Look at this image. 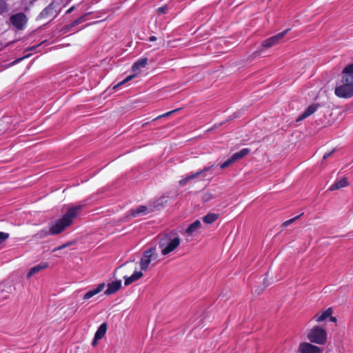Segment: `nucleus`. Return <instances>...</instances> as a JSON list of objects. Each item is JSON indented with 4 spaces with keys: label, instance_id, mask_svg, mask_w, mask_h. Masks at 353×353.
I'll return each mask as SVG.
<instances>
[{
    "label": "nucleus",
    "instance_id": "1",
    "mask_svg": "<svg viewBox=\"0 0 353 353\" xmlns=\"http://www.w3.org/2000/svg\"><path fill=\"white\" fill-rule=\"evenodd\" d=\"M81 210V205H77L68 209L61 219L51 223L49 231L46 230H41L36 234V236L38 238H44L49 234H58L62 232L72 225L73 220L77 217Z\"/></svg>",
    "mask_w": 353,
    "mask_h": 353
},
{
    "label": "nucleus",
    "instance_id": "2",
    "mask_svg": "<svg viewBox=\"0 0 353 353\" xmlns=\"http://www.w3.org/2000/svg\"><path fill=\"white\" fill-rule=\"evenodd\" d=\"M343 73L341 82L336 86L334 93L338 97L348 99L353 96V63L346 66Z\"/></svg>",
    "mask_w": 353,
    "mask_h": 353
},
{
    "label": "nucleus",
    "instance_id": "3",
    "mask_svg": "<svg viewBox=\"0 0 353 353\" xmlns=\"http://www.w3.org/2000/svg\"><path fill=\"white\" fill-rule=\"evenodd\" d=\"M181 243L179 235L174 231L165 234L159 241V248L163 255L173 252Z\"/></svg>",
    "mask_w": 353,
    "mask_h": 353
},
{
    "label": "nucleus",
    "instance_id": "4",
    "mask_svg": "<svg viewBox=\"0 0 353 353\" xmlns=\"http://www.w3.org/2000/svg\"><path fill=\"white\" fill-rule=\"evenodd\" d=\"M307 339L312 343L323 345L326 342L327 333L324 329L315 326L309 332Z\"/></svg>",
    "mask_w": 353,
    "mask_h": 353
},
{
    "label": "nucleus",
    "instance_id": "5",
    "mask_svg": "<svg viewBox=\"0 0 353 353\" xmlns=\"http://www.w3.org/2000/svg\"><path fill=\"white\" fill-rule=\"evenodd\" d=\"M156 250L154 248L146 250L143 252L140 260V267L142 270H146L152 259H156Z\"/></svg>",
    "mask_w": 353,
    "mask_h": 353
},
{
    "label": "nucleus",
    "instance_id": "6",
    "mask_svg": "<svg viewBox=\"0 0 353 353\" xmlns=\"http://www.w3.org/2000/svg\"><path fill=\"white\" fill-rule=\"evenodd\" d=\"M213 165L211 166H205L202 170H200L194 173L188 174L185 178L182 179L179 181V183L181 186H184L187 183L192 180L196 179L200 176L203 175L205 172L209 171Z\"/></svg>",
    "mask_w": 353,
    "mask_h": 353
},
{
    "label": "nucleus",
    "instance_id": "7",
    "mask_svg": "<svg viewBox=\"0 0 353 353\" xmlns=\"http://www.w3.org/2000/svg\"><path fill=\"white\" fill-rule=\"evenodd\" d=\"M289 29H286L282 32H280L269 39H265L262 43V46L265 48H270L279 43V41L285 37Z\"/></svg>",
    "mask_w": 353,
    "mask_h": 353
},
{
    "label": "nucleus",
    "instance_id": "8",
    "mask_svg": "<svg viewBox=\"0 0 353 353\" xmlns=\"http://www.w3.org/2000/svg\"><path fill=\"white\" fill-rule=\"evenodd\" d=\"M298 351L300 353H322L319 347L307 342L301 343L299 345Z\"/></svg>",
    "mask_w": 353,
    "mask_h": 353
},
{
    "label": "nucleus",
    "instance_id": "9",
    "mask_svg": "<svg viewBox=\"0 0 353 353\" xmlns=\"http://www.w3.org/2000/svg\"><path fill=\"white\" fill-rule=\"evenodd\" d=\"M57 5L54 2L49 4L39 14L41 19L54 18L57 16Z\"/></svg>",
    "mask_w": 353,
    "mask_h": 353
},
{
    "label": "nucleus",
    "instance_id": "10",
    "mask_svg": "<svg viewBox=\"0 0 353 353\" xmlns=\"http://www.w3.org/2000/svg\"><path fill=\"white\" fill-rule=\"evenodd\" d=\"M10 21L17 28H22L26 22V17L24 14L18 13L10 17Z\"/></svg>",
    "mask_w": 353,
    "mask_h": 353
},
{
    "label": "nucleus",
    "instance_id": "11",
    "mask_svg": "<svg viewBox=\"0 0 353 353\" xmlns=\"http://www.w3.org/2000/svg\"><path fill=\"white\" fill-rule=\"evenodd\" d=\"M121 287V281L118 280L113 281L108 285V288L105 291V294L107 295H110L115 293L117 290H119Z\"/></svg>",
    "mask_w": 353,
    "mask_h": 353
},
{
    "label": "nucleus",
    "instance_id": "12",
    "mask_svg": "<svg viewBox=\"0 0 353 353\" xmlns=\"http://www.w3.org/2000/svg\"><path fill=\"white\" fill-rule=\"evenodd\" d=\"M318 104H312L308 106L305 110L303 112V114L296 119L297 121H301L303 119H305V118L308 117L311 114H312L314 112H315L319 108Z\"/></svg>",
    "mask_w": 353,
    "mask_h": 353
},
{
    "label": "nucleus",
    "instance_id": "13",
    "mask_svg": "<svg viewBox=\"0 0 353 353\" xmlns=\"http://www.w3.org/2000/svg\"><path fill=\"white\" fill-rule=\"evenodd\" d=\"M105 284L104 283L99 284L96 288L92 289V290L88 291V292H86L83 295V299L87 300V299L92 298L94 295H96L98 293H99L100 292H101L105 288Z\"/></svg>",
    "mask_w": 353,
    "mask_h": 353
},
{
    "label": "nucleus",
    "instance_id": "14",
    "mask_svg": "<svg viewBox=\"0 0 353 353\" xmlns=\"http://www.w3.org/2000/svg\"><path fill=\"white\" fill-rule=\"evenodd\" d=\"M105 284L104 283L99 284L96 288L92 289V290L88 291V292H86L83 295V299L87 300V299L92 298L94 295H96L98 293H99L100 292H101L105 288Z\"/></svg>",
    "mask_w": 353,
    "mask_h": 353
},
{
    "label": "nucleus",
    "instance_id": "15",
    "mask_svg": "<svg viewBox=\"0 0 353 353\" xmlns=\"http://www.w3.org/2000/svg\"><path fill=\"white\" fill-rule=\"evenodd\" d=\"M48 268V263H41L40 264H38L32 268H30V271L28 272L27 274V278L29 279L31 276H32L34 274L39 273L42 270L46 269Z\"/></svg>",
    "mask_w": 353,
    "mask_h": 353
},
{
    "label": "nucleus",
    "instance_id": "16",
    "mask_svg": "<svg viewBox=\"0 0 353 353\" xmlns=\"http://www.w3.org/2000/svg\"><path fill=\"white\" fill-rule=\"evenodd\" d=\"M143 276V273L139 271H135L134 274L131 276H124V284L125 285H128L130 283L137 281Z\"/></svg>",
    "mask_w": 353,
    "mask_h": 353
},
{
    "label": "nucleus",
    "instance_id": "17",
    "mask_svg": "<svg viewBox=\"0 0 353 353\" xmlns=\"http://www.w3.org/2000/svg\"><path fill=\"white\" fill-rule=\"evenodd\" d=\"M347 178L343 177L338 181H336L333 185L330 186L329 188L330 190L333 191L335 190H339L342 188H344L347 185Z\"/></svg>",
    "mask_w": 353,
    "mask_h": 353
},
{
    "label": "nucleus",
    "instance_id": "18",
    "mask_svg": "<svg viewBox=\"0 0 353 353\" xmlns=\"http://www.w3.org/2000/svg\"><path fill=\"white\" fill-rule=\"evenodd\" d=\"M332 314V310L331 308L327 309L322 313L316 314L314 316V319L317 322H321L328 318Z\"/></svg>",
    "mask_w": 353,
    "mask_h": 353
},
{
    "label": "nucleus",
    "instance_id": "19",
    "mask_svg": "<svg viewBox=\"0 0 353 353\" xmlns=\"http://www.w3.org/2000/svg\"><path fill=\"white\" fill-rule=\"evenodd\" d=\"M201 225V223L200 221L196 220L194 223H192L191 225H189V227L186 229V233L189 235H193L198 229L200 228Z\"/></svg>",
    "mask_w": 353,
    "mask_h": 353
},
{
    "label": "nucleus",
    "instance_id": "20",
    "mask_svg": "<svg viewBox=\"0 0 353 353\" xmlns=\"http://www.w3.org/2000/svg\"><path fill=\"white\" fill-rule=\"evenodd\" d=\"M106 331H107L106 323L101 324L95 333L94 342L97 340H99V339H102L104 336Z\"/></svg>",
    "mask_w": 353,
    "mask_h": 353
},
{
    "label": "nucleus",
    "instance_id": "21",
    "mask_svg": "<svg viewBox=\"0 0 353 353\" xmlns=\"http://www.w3.org/2000/svg\"><path fill=\"white\" fill-rule=\"evenodd\" d=\"M250 152V149L248 148H243L241 151L234 153L231 157L232 160H233L234 162L243 158L246 155H248Z\"/></svg>",
    "mask_w": 353,
    "mask_h": 353
},
{
    "label": "nucleus",
    "instance_id": "22",
    "mask_svg": "<svg viewBox=\"0 0 353 353\" xmlns=\"http://www.w3.org/2000/svg\"><path fill=\"white\" fill-rule=\"evenodd\" d=\"M147 63V58L141 59L133 64L132 69L134 72H137L139 69L144 68L146 65Z\"/></svg>",
    "mask_w": 353,
    "mask_h": 353
},
{
    "label": "nucleus",
    "instance_id": "23",
    "mask_svg": "<svg viewBox=\"0 0 353 353\" xmlns=\"http://www.w3.org/2000/svg\"><path fill=\"white\" fill-rule=\"evenodd\" d=\"M147 210V208L143 205H140L137 207L136 209H133L131 211V214L133 216H137L141 214L145 213Z\"/></svg>",
    "mask_w": 353,
    "mask_h": 353
},
{
    "label": "nucleus",
    "instance_id": "24",
    "mask_svg": "<svg viewBox=\"0 0 353 353\" xmlns=\"http://www.w3.org/2000/svg\"><path fill=\"white\" fill-rule=\"evenodd\" d=\"M218 219V215L214 213L208 214L203 219V221L206 223H212Z\"/></svg>",
    "mask_w": 353,
    "mask_h": 353
},
{
    "label": "nucleus",
    "instance_id": "25",
    "mask_svg": "<svg viewBox=\"0 0 353 353\" xmlns=\"http://www.w3.org/2000/svg\"><path fill=\"white\" fill-rule=\"evenodd\" d=\"M134 77H135V75H130V76L127 77L125 79H123V81H121L117 85H114L112 88L113 90L117 89L121 85H122L125 84V83L128 82L129 81L132 80Z\"/></svg>",
    "mask_w": 353,
    "mask_h": 353
},
{
    "label": "nucleus",
    "instance_id": "26",
    "mask_svg": "<svg viewBox=\"0 0 353 353\" xmlns=\"http://www.w3.org/2000/svg\"><path fill=\"white\" fill-rule=\"evenodd\" d=\"M8 11V6L5 0H0V14Z\"/></svg>",
    "mask_w": 353,
    "mask_h": 353
},
{
    "label": "nucleus",
    "instance_id": "27",
    "mask_svg": "<svg viewBox=\"0 0 353 353\" xmlns=\"http://www.w3.org/2000/svg\"><path fill=\"white\" fill-rule=\"evenodd\" d=\"M233 163H234V161L233 160H232V157H230L228 160H227L225 162H224L223 163L221 164L220 165V168L221 169H225L226 168H228V166H230L231 164H232Z\"/></svg>",
    "mask_w": 353,
    "mask_h": 353
},
{
    "label": "nucleus",
    "instance_id": "28",
    "mask_svg": "<svg viewBox=\"0 0 353 353\" xmlns=\"http://www.w3.org/2000/svg\"><path fill=\"white\" fill-rule=\"evenodd\" d=\"M179 110H180L179 108H177V109L173 110H172V111L168 112H166V113H165V114H161V115H159V116H158L157 117H156L155 119H154V120H157V119H160V118H162V117H168V116H169V115L172 114V113H174V112H176L179 111Z\"/></svg>",
    "mask_w": 353,
    "mask_h": 353
},
{
    "label": "nucleus",
    "instance_id": "29",
    "mask_svg": "<svg viewBox=\"0 0 353 353\" xmlns=\"http://www.w3.org/2000/svg\"><path fill=\"white\" fill-rule=\"evenodd\" d=\"M10 236V234L6 232H0V244L7 240Z\"/></svg>",
    "mask_w": 353,
    "mask_h": 353
},
{
    "label": "nucleus",
    "instance_id": "30",
    "mask_svg": "<svg viewBox=\"0 0 353 353\" xmlns=\"http://www.w3.org/2000/svg\"><path fill=\"white\" fill-rule=\"evenodd\" d=\"M299 216H300V215L285 221L283 223V226L287 227V226L290 225L291 223H294L297 219H299Z\"/></svg>",
    "mask_w": 353,
    "mask_h": 353
},
{
    "label": "nucleus",
    "instance_id": "31",
    "mask_svg": "<svg viewBox=\"0 0 353 353\" xmlns=\"http://www.w3.org/2000/svg\"><path fill=\"white\" fill-rule=\"evenodd\" d=\"M168 10V7L167 6L159 8L157 11L160 14L165 13L166 11Z\"/></svg>",
    "mask_w": 353,
    "mask_h": 353
},
{
    "label": "nucleus",
    "instance_id": "32",
    "mask_svg": "<svg viewBox=\"0 0 353 353\" xmlns=\"http://www.w3.org/2000/svg\"><path fill=\"white\" fill-rule=\"evenodd\" d=\"M83 21V17H81L79 19H77V20H75L72 24L71 26H76L81 22Z\"/></svg>",
    "mask_w": 353,
    "mask_h": 353
},
{
    "label": "nucleus",
    "instance_id": "33",
    "mask_svg": "<svg viewBox=\"0 0 353 353\" xmlns=\"http://www.w3.org/2000/svg\"><path fill=\"white\" fill-rule=\"evenodd\" d=\"M332 152H328V153H325V154L323 155V159H327L328 157H330V156L331 155V154H332Z\"/></svg>",
    "mask_w": 353,
    "mask_h": 353
},
{
    "label": "nucleus",
    "instance_id": "34",
    "mask_svg": "<svg viewBox=\"0 0 353 353\" xmlns=\"http://www.w3.org/2000/svg\"><path fill=\"white\" fill-rule=\"evenodd\" d=\"M156 40H157V37H154V36H151V37H149V41H154Z\"/></svg>",
    "mask_w": 353,
    "mask_h": 353
},
{
    "label": "nucleus",
    "instance_id": "35",
    "mask_svg": "<svg viewBox=\"0 0 353 353\" xmlns=\"http://www.w3.org/2000/svg\"><path fill=\"white\" fill-rule=\"evenodd\" d=\"M66 246H67V245H61V246L58 247V248H57V250H61V249H63V248H65Z\"/></svg>",
    "mask_w": 353,
    "mask_h": 353
},
{
    "label": "nucleus",
    "instance_id": "36",
    "mask_svg": "<svg viewBox=\"0 0 353 353\" xmlns=\"http://www.w3.org/2000/svg\"><path fill=\"white\" fill-rule=\"evenodd\" d=\"M331 321H333V322H335L336 321V318L335 317H331Z\"/></svg>",
    "mask_w": 353,
    "mask_h": 353
},
{
    "label": "nucleus",
    "instance_id": "37",
    "mask_svg": "<svg viewBox=\"0 0 353 353\" xmlns=\"http://www.w3.org/2000/svg\"><path fill=\"white\" fill-rule=\"evenodd\" d=\"M36 47H37V46H33V47H32V48H30L28 49V50H33V49L36 48Z\"/></svg>",
    "mask_w": 353,
    "mask_h": 353
},
{
    "label": "nucleus",
    "instance_id": "38",
    "mask_svg": "<svg viewBox=\"0 0 353 353\" xmlns=\"http://www.w3.org/2000/svg\"><path fill=\"white\" fill-rule=\"evenodd\" d=\"M73 8H70L67 12H70L72 10Z\"/></svg>",
    "mask_w": 353,
    "mask_h": 353
}]
</instances>
